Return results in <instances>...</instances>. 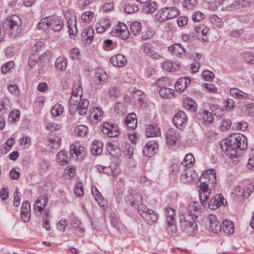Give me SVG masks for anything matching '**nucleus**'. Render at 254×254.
Returning <instances> with one entry per match:
<instances>
[{
  "label": "nucleus",
  "instance_id": "obj_1",
  "mask_svg": "<svg viewBox=\"0 0 254 254\" xmlns=\"http://www.w3.org/2000/svg\"><path fill=\"white\" fill-rule=\"evenodd\" d=\"M247 139L240 133H234L221 144V148L226 155L232 159L237 158V150H243L247 147Z\"/></svg>",
  "mask_w": 254,
  "mask_h": 254
},
{
  "label": "nucleus",
  "instance_id": "obj_2",
  "mask_svg": "<svg viewBox=\"0 0 254 254\" xmlns=\"http://www.w3.org/2000/svg\"><path fill=\"white\" fill-rule=\"evenodd\" d=\"M180 226L181 229L189 235H191L197 228L193 217L187 213L180 216Z\"/></svg>",
  "mask_w": 254,
  "mask_h": 254
},
{
  "label": "nucleus",
  "instance_id": "obj_3",
  "mask_svg": "<svg viewBox=\"0 0 254 254\" xmlns=\"http://www.w3.org/2000/svg\"><path fill=\"white\" fill-rule=\"evenodd\" d=\"M179 14V11L175 7H166L158 10L155 15V19L159 22L174 18Z\"/></svg>",
  "mask_w": 254,
  "mask_h": 254
},
{
  "label": "nucleus",
  "instance_id": "obj_4",
  "mask_svg": "<svg viewBox=\"0 0 254 254\" xmlns=\"http://www.w3.org/2000/svg\"><path fill=\"white\" fill-rule=\"evenodd\" d=\"M138 212L144 221L149 225L153 224L158 220L157 213L153 210L148 208L143 203L138 205Z\"/></svg>",
  "mask_w": 254,
  "mask_h": 254
},
{
  "label": "nucleus",
  "instance_id": "obj_5",
  "mask_svg": "<svg viewBox=\"0 0 254 254\" xmlns=\"http://www.w3.org/2000/svg\"><path fill=\"white\" fill-rule=\"evenodd\" d=\"M208 176H203V174L199 179L200 186L199 189V198L200 202L203 206H205L209 198L210 189L209 181Z\"/></svg>",
  "mask_w": 254,
  "mask_h": 254
},
{
  "label": "nucleus",
  "instance_id": "obj_6",
  "mask_svg": "<svg viewBox=\"0 0 254 254\" xmlns=\"http://www.w3.org/2000/svg\"><path fill=\"white\" fill-rule=\"evenodd\" d=\"M166 229L170 235L177 232V226L175 220V211L171 207H167L165 210Z\"/></svg>",
  "mask_w": 254,
  "mask_h": 254
},
{
  "label": "nucleus",
  "instance_id": "obj_7",
  "mask_svg": "<svg viewBox=\"0 0 254 254\" xmlns=\"http://www.w3.org/2000/svg\"><path fill=\"white\" fill-rule=\"evenodd\" d=\"M111 33L113 36L124 40L128 38L129 35L127 25L121 22L113 28Z\"/></svg>",
  "mask_w": 254,
  "mask_h": 254
},
{
  "label": "nucleus",
  "instance_id": "obj_8",
  "mask_svg": "<svg viewBox=\"0 0 254 254\" xmlns=\"http://www.w3.org/2000/svg\"><path fill=\"white\" fill-rule=\"evenodd\" d=\"M173 122L178 128L183 130L187 124L188 118L186 114L183 111H179L174 117Z\"/></svg>",
  "mask_w": 254,
  "mask_h": 254
},
{
  "label": "nucleus",
  "instance_id": "obj_9",
  "mask_svg": "<svg viewBox=\"0 0 254 254\" xmlns=\"http://www.w3.org/2000/svg\"><path fill=\"white\" fill-rule=\"evenodd\" d=\"M102 131L110 137H117L120 134L119 127L115 125L105 123L102 127Z\"/></svg>",
  "mask_w": 254,
  "mask_h": 254
},
{
  "label": "nucleus",
  "instance_id": "obj_10",
  "mask_svg": "<svg viewBox=\"0 0 254 254\" xmlns=\"http://www.w3.org/2000/svg\"><path fill=\"white\" fill-rule=\"evenodd\" d=\"M168 81V79L167 78L163 77L157 80V84L159 86H165L166 85L165 84H163L162 83L167 82ZM174 89L166 87H162L159 90V94L163 98H171L174 96Z\"/></svg>",
  "mask_w": 254,
  "mask_h": 254
},
{
  "label": "nucleus",
  "instance_id": "obj_11",
  "mask_svg": "<svg viewBox=\"0 0 254 254\" xmlns=\"http://www.w3.org/2000/svg\"><path fill=\"white\" fill-rule=\"evenodd\" d=\"M179 132L174 129L170 128L166 132V140L167 143L169 145H174L180 139Z\"/></svg>",
  "mask_w": 254,
  "mask_h": 254
},
{
  "label": "nucleus",
  "instance_id": "obj_12",
  "mask_svg": "<svg viewBox=\"0 0 254 254\" xmlns=\"http://www.w3.org/2000/svg\"><path fill=\"white\" fill-rule=\"evenodd\" d=\"M207 219L209 222L208 230L214 233H218L222 230V224L216 217L213 215H210Z\"/></svg>",
  "mask_w": 254,
  "mask_h": 254
},
{
  "label": "nucleus",
  "instance_id": "obj_13",
  "mask_svg": "<svg viewBox=\"0 0 254 254\" xmlns=\"http://www.w3.org/2000/svg\"><path fill=\"white\" fill-rule=\"evenodd\" d=\"M194 32L193 34L198 40L206 42L207 40V34L209 31V28L205 25H199L194 27Z\"/></svg>",
  "mask_w": 254,
  "mask_h": 254
},
{
  "label": "nucleus",
  "instance_id": "obj_14",
  "mask_svg": "<svg viewBox=\"0 0 254 254\" xmlns=\"http://www.w3.org/2000/svg\"><path fill=\"white\" fill-rule=\"evenodd\" d=\"M142 49L145 54L153 59L158 60L161 57L160 54L154 50L153 45L150 43H144Z\"/></svg>",
  "mask_w": 254,
  "mask_h": 254
},
{
  "label": "nucleus",
  "instance_id": "obj_15",
  "mask_svg": "<svg viewBox=\"0 0 254 254\" xmlns=\"http://www.w3.org/2000/svg\"><path fill=\"white\" fill-rule=\"evenodd\" d=\"M82 94H71L69 100V112L73 114L77 110V104L82 100Z\"/></svg>",
  "mask_w": 254,
  "mask_h": 254
},
{
  "label": "nucleus",
  "instance_id": "obj_16",
  "mask_svg": "<svg viewBox=\"0 0 254 254\" xmlns=\"http://www.w3.org/2000/svg\"><path fill=\"white\" fill-rule=\"evenodd\" d=\"M224 200L221 194H218L209 201L208 207L212 210L216 209L223 205H225Z\"/></svg>",
  "mask_w": 254,
  "mask_h": 254
},
{
  "label": "nucleus",
  "instance_id": "obj_17",
  "mask_svg": "<svg viewBox=\"0 0 254 254\" xmlns=\"http://www.w3.org/2000/svg\"><path fill=\"white\" fill-rule=\"evenodd\" d=\"M158 148V144L153 140L147 142L144 146L143 150V154L147 157L152 156Z\"/></svg>",
  "mask_w": 254,
  "mask_h": 254
},
{
  "label": "nucleus",
  "instance_id": "obj_18",
  "mask_svg": "<svg viewBox=\"0 0 254 254\" xmlns=\"http://www.w3.org/2000/svg\"><path fill=\"white\" fill-rule=\"evenodd\" d=\"M126 200L127 202H129L132 206H136L138 208V205L141 203L142 196L139 193H129L127 196Z\"/></svg>",
  "mask_w": 254,
  "mask_h": 254
},
{
  "label": "nucleus",
  "instance_id": "obj_19",
  "mask_svg": "<svg viewBox=\"0 0 254 254\" xmlns=\"http://www.w3.org/2000/svg\"><path fill=\"white\" fill-rule=\"evenodd\" d=\"M188 211L189 215L197 218V214L201 212V206L198 202H191L188 205Z\"/></svg>",
  "mask_w": 254,
  "mask_h": 254
},
{
  "label": "nucleus",
  "instance_id": "obj_20",
  "mask_svg": "<svg viewBox=\"0 0 254 254\" xmlns=\"http://www.w3.org/2000/svg\"><path fill=\"white\" fill-rule=\"evenodd\" d=\"M110 63L118 67H122L126 65L127 60L125 57L121 54H118L112 57L110 60Z\"/></svg>",
  "mask_w": 254,
  "mask_h": 254
},
{
  "label": "nucleus",
  "instance_id": "obj_21",
  "mask_svg": "<svg viewBox=\"0 0 254 254\" xmlns=\"http://www.w3.org/2000/svg\"><path fill=\"white\" fill-rule=\"evenodd\" d=\"M49 27L54 31H59L63 27L64 23L63 20L56 17H50Z\"/></svg>",
  "mask_w": 254,
  "mask_h": 254
},
{
  "label": "nucleus",
  "instance_id": "obj_22",
  "mask_svg": "<svg viewBox=\"0 0 254 254\" xmlns=\"http://www.w3.org/2000/svg\"><path fill=\"white\" fill-rule=\"evenodd\" d=\"M94 30L91 27H88L83 30L82 33V40L86 44H90L93 39Z\"/></svg>",
  "mask_w": 254,
  "mask_h": 254
},
{
  "label": "nucleus",
  "instance_id": "obj_23",
  "mask_svg": "<svg viewBox=\"0 0 254 254\" xmlns=\"http://www.w3.org/2000/svg\"><path fill=\"white\" fill-rule=\"evenodd\" d=\"M125 122L128 128L134 129L137 127V120L135 114L133 113L127 115Z\"/></svg>",
  "mask_w": 254,
  "mask_h": 254
},
{
  "label": "nucleus",
  "instance_id": "obj_24",
  "mask_svg": "<svg viewBox=\"0 0 254 254\" xmlns=\"http://www.w3.org/2000/svg\"><path fill=\"white\" fill-rule=\"evenodd\" d=\"M48 200L47 196L43 195L38 197L34 205V210L41 212L44 209Z\"/></svg>",
  "mask_w": 254,
  "mask_h": 254
},
{
  "label": "nucleus",
  "instance_id": "obj_25",
  "mask_svg": "<svg viewBox=\"0 0 254 254\" xmlns=\"http://www.w3.org/2000/svg\"><path fill=\"white\" fill-rule=\"evenodd\" d=\"M190 80L188 77L180 78L175 83V87L176 91L182 92L185 90L186 87L190 83Z\"/></svg>",
  "mask_w": 254,
  "mask_h": 254
},
{
  "label": "nucleus",
  "instance_id": "obj_26",
  "mask_svg": "<svg viewBox=\"0 0 254 254\" xmlns=\"http://www.w3.org/2000/svg\"><path fill=\"white\" fill-rule=\"evenodd\" d=\"M145 133L148 137L158 136L160 134V130L156 125H149L146 128Z\"/></svg>",
  "mask_w": 254,
  "mask_h": 254
},
{
  "label": "nucleus",
  "instance_id": "obj_27",
  "mask_svg": "<svg viewBox=\"0 0 254 254\" xmlns=\"http://www.w3.org/2000/svg\"><path fill=\"white\" fill-rule=\"evenodd\" d=\"M71 225L72 229L74 230V233L76 235H78L80 237L83 236L84 230L80 226V222L79 220L72 219L71 221Z\"/></svg>",
  "mask_w": 254,
  "mask_h": 254
},
{
  "label": "nucleus",
  "instance_id": "obj_28",
  "mask_svg": "<svg viewBox=\"0 0 254 254\" xmlns=\"http://www.w3.org/2000/svg\"><path fill=\"white\" fill-rule=\"evenodd\" d=\"M180 67L179 64L176 63H173L171 61H167L162 64V68L164 70L169 72H174Z\"/></svg>",
  "mask_w": 254,
  "mask_h": 254
},
{
  "label": "nucleus",
  "instance_id": "obj_29",
  "mask_svg": "<svg viewBox=\"0 0 254 254\" xmlns=\"http://www.w3.org/2000/svg\"><path fill=\"white\" fill-rule=\"evenodd\" d=\"M89 106V101L84 98L82 99L77 104V111L78 114L81 116L86 114L87 112V108Z\"/></svg>",
  "mask_w": 254,
  "mask_h": 254
},
{
  "label": "nucleus",
  "instance_id": "obj_30",
  "mask_svg": "<svg viewBox=\"0 0 254 254\" xmlns=\"http://www.w3.org/2000/svg\"><path fill=\"white\" fill-rule=\"evenodd\" d=\"M222 229L225 233L233 234L234 232V224L232 221L225 220L222 224Z\"/></svg>",
  "mask_w": 254,
  "mask_h": 254
},
{
  "label": "nucleus",
  "instance_id": "obj_31",
  "mask_svg": "<svg viewBox=\"0 0 254 254\" xmlns=\"http://www.w3.org/2000/svg\"><path fill=\"white\" fill-rule=\"evenodd\" d=\"M57 160L58 164L61 165H66L69 160L67 152L64 150L60 151L57 156Z\"/></svg>",
  "mask_w": 254,
  "mask_h": 254
},
{
  "label": "nucleus",
  "instance_id": "obj_32",
  "mask_svg": "<svg viewBox=\"0 0 254 254\" xmlns=\"http://www.w3.org/2000/svg\"><path fill=\"white\" fill-rule=\"evenodd\" d=\"M208 176L209 181L210 188H214L215 185L216 184V179L215 172L213 169H210L206 171L203 173V176Z\"/></svg>",
  "mask_w": 254,
  "mask_h": 254
},
{
  "label": "nucleus",
  "instance_id": "obj_33",
  "mask_svg": "<svg viewBox=\"0 0 254 254\" xmlns=\"http://www.w3.org/2000/svg\"><path fill=\"white\" fill-rule=\"evenodd\" d=\"M103 151V143L101 141L95 140L91 146V152L93 155L100 154Z\"/></svg>",
  "mask_w": 254,
  "mask_h": 254
},
{
  "label": "nucleus",
  "instance_id": "obj_34",
  "mask_svg": "<svg viewBox=\"0 0 254 254\" xmlns=\"http://www.w3.org/2000/svg\"><path fill=\"white\" fill-rule=\"evenodd\" d=\"M230 93L233 97L239 99H247L249 97L247 93L236 88H231Z\"/></svg>",
  "mask_w": 254,
  "mask_h": 254
},
{
  "label": "nucleus",
  "instance_id": "obj_35",
  "mask_svg": "<svg viewBox=\"0 0 254 254\" xmlns=\"http://www.w3.org/2000/svg\"><path fill=\"white\" fill-rule=\"evenodd\" d=\"M56 68L60 70H64L67 66V60L64 57H59L55 62Z\"/></svg>",
  "mask_w": 254,
  "mask_h": 254
},
{
  "label": "nucleus",
  "instance_id": "obj_36",
  "mask_svg": "<svg viewBox=\"0 0 254 254\" xmlns=\"http://www.w3.org/2000/svg\"><path fill=\"white\" fill-rule=\"evenodd\" d=\"M158 7V5L156 2L154 1L149 2L145 3L143 6V11L146 13H153Z\"/></svg>",
  "mask_w": 254,
  "mask_h": 254
},
{
  "label": "nucleus",
  "instance_id": "obj_37",
  "mask_svg": "<svg viewBox=\"0 0 254 254\" xmlns=\"http://www.w3.org/2000/svg\"><path fill=\"white\" fill-rule=\"evenodd\" d=\"M169 51L176 55H183L186 53L185 49L180 44H175L169 48Z\"/></svg>",
  "mask_w": 254,
  "mask_h": 254
},
{
  "label": "nucleus",
  "instance_id": "obj_38",
  "mask_svg": "<svg viewBox=\"0 0 254 254\" xmlns=\"http://www.w3.org/2000/svg\"><path fill=\"white\" fill-rule=\"evenodd\" d=\"M92 193L96 201L101 206L105 205L104 199L101 193L96 187L92 188Z\"/></svg>",
  "mask_w": 254,
  "mask_h": 254
},
{
  "label": "nucleus",
  "instance_id": "obj_39",
  "mask_svg": "<svg viewBox=\"0 0 254 254\" xmlns=\"http://www.w3.org/2000/svg\"><path fill=\"white\" fill-rule=\"evenodd\" d=\"M243 60L248 64H254V53L250 51H245L242 54Z\"/></svg>",
  "mask_w": 254,
  "mask_h": 254
},
{
  "label": "nucleus",
  "instance_id": "obj_40",
  "mask_svg": "<svg viewBox=\"0 0 254 254\" xmlns=\"http://www.w3.org/2000/svg\"><path fill=\"white\" fill-rule=\"evenodd\" d=\"M130 30L134 36H137L141 33L142 26L141 23L137 21L132 22L130 24Z\"/></svg>",
  "mask_w": 254,
  "mask_h": 254
},
{
  "label": "nucleus",
  "instance_id": "obj_41",
  "mask_svg": "<svg viewBox=\"0 0 254 254\" xmlns=\"http://www.w3.org/2000/svg\"><path fill=\"white\" fill-rule=\"evenodd\" d=\"M143 93L139 90H137L132 93V99L135 105H139L143 100Z\"/></svg>",
  "mask_w": 254,
  "mask_h": 254
},
{
  "label": "nucleus",
  "instance_id": "obj_42",
  "mask_svg": "<svg viewBox=\"0 0 254 254\" xmlns=\"http://www.w3.org/2000/svg\"><path fill=\"white\" fill-rule=\"evenodd\" d=\"M90 118H93L96 120H98L103 116V112L97 107H94L90 111Z\"/></svg>",
  "mask_w": 254,
  "mask_h": 254
},
{
  "label": "nucleus",
  "instance_id": "obj_43",
  "mask_svg": "<svg viewBox=\"0 0 254 254\" xmlns=\"http://www.w3.org/2000/svg\"><path fill=\"white\" fill-rule=\"evenodd\" d=\"M96 78L98 80L100 84H103L106 82L108 79V75L103 70L100 69L96 73L95 75Z\"/></svg>",
  "mask_w": 254,
  "mask_h": 254
},
{
  "label": "nucleus",
  "instance_id": "obj_44",
  "mask_svg": "<svg viewBox=\"0 0 254 254\" xmlns=\"http://www.w3.org/2000/svg\"><path fill=\"white\" fill-rule=\"evenodd\" d=\"M123 151L124 155L127 158H130L133 154V147L129 143H124L122 145Z\"/></svg>",
  "mask_w": 254,
  "mask_h": 254
},
{
  "label": "nucleus",
  "instance_id": "obj_45",
  "mask_svg": "<svg viewBox=\"0 0 254 254\" xmlns=\"http://www.w3.org/2000/svg\"><path fill=\"white\" fill-rule=\"evenodd\" d=\"M49 212L48 209H45L42 215L43 219V227L47 231H50L51 227L49 220Z\"/></svg>",
  "mask_w": 254,
  "mask_h": 254
},
{
  "label": "nucleus",
  "instance_id": "obj_46",
  "mask_svg": "<svg viewBox=\"0 0 254 254\" xmlns=\"http://www.w3.org/2000/svg\"><path fill=\"white\" fill-rule=\"evenodd\" d=\"M254 190V184L253 183L249 184L247 187L243 190L242 191V196L244 198H248L252 192Z\"/></svg>",
  "mask_w": 254,
  "mask_h": 254
},
{
  "label": "nucleus",
  "instance_id": "obj_47",
  "mask_svg": "<svg viewBox=\"0 0 254 254\" xmlns=\"http://www.w3.org/2000/svg\"><path fill=\"white\" fill-rule=\"evenodd\" d=\"M180 180L184 184L189 183L192 182L193 178L191 176V172L185 171V173H183L181 175Z\"/></svg>",
  "mask_w": 254,
  "mask_h": 254
},
{
  "label": "nucleus",
  "instance_id": "obj_48",
  "mask_svg": "<svg viewBox=\"0 0 254 254\" xmlns=\"http://www.w3.org/2000/svg\"><path fill=\"white\" fill-rule=\"evenodd\" d=\"M42 60V57L36 53L32 55L29 58L28 64L30 67L33 68L38 64L40 60Z\"/></svg>",
  "mask_w": 254,
  "mask_h": 254
},
{
  "label": "nucleus",
  "instance_id": "obj_49",
  "mask_svg": "<svg viewBox=\"0 0 254 254\" xmlns=\"http://www.w3.org/2000/svg\"><path fill=\"white\" fill-rule=\"evenodd\" d=\"M194 162V158L191 153L187 154L182 161V164L185 167H190Z\"/></svg>",
  "mask_w": 254,
  "mask_h": 254
},
{
  "label": "nucleus",
  "instance_id": "obj_50",
  "mask_svg": "<svg viewBox=\"0 0 254 254\" xmlns=\"http://www.w3.org/2000/svg\"><path fill=\"white\" fill-rule=\"evenodd\" d=\"M87 130V127L82 125L77 126L74 129L75 133L82 137L86 135Z\"/></svg>",
  "mask_w": 254,
  "mask_h": 254
},
{
  "label": "nucleus",
  "instance_id": "obj_51",
  "mask_svg": "<svg viewBox=\"0 0 254 254\" xmlns=\"http://www.w3.org/2000/svg\"><path fill=\"white\" fill-rule=\"evenodd\" d=\"M64 111L63 107L59 104L55 105L51 109V114L55 117L62 115Z\"/></svg>",
  "mask_w": 254,
  "mask_h": 254
},
{
  "label": "nucleus",
  "instance_id": "obj_52",
  "mask_svg": "<svg viewBox=\"0 0 254 254\" xmlns=\"http://www.w3.org/2000/svg\"><path fill=\"white\" fill-rule=\"evenodd\" d=\"M84 148L82 146H76L75 145H71L70 146V154L73 155L75 154L76 157L80 156L84 151Z\"/></svg>",
  "mask_w": 254,
  "mask_h": 254
},
{
  "label": "nucleus",
  "instance_id": "obj_53",
  "mask_svg": "<svg viewBox=\"0 0 254 254\" xmlns=\"http://www.w3.org/2000/svg\"><path fill=\"white\" fill-rule=\"evenodd\" d=\"M183 6L190 9H193L197 5V0H184Z\"/></svg>",
  "mask_w": 254,
  "mask_h": 254
},
{
  "label": "nucleus",
  "instance_id": "obj_54",
  "mask_svg": "<svg viewBox=\"0 0 254 254\" xmlns=\"http://www.w3.org/2000/svg\"><path fill=\"white\" fill-rule=\"evenodd\" d=\"M49 145L53 149H58L60 146V139L58 137L49 138Z\"/></svg>",
  "mask_w": 254,
  "mask_h": 254
},
{
  "label": "nucleus",
  "instance_id": "obj_55",
  "mask_svg": "<svg viewBox=\"0 0 254 254\" xmlns=\"http://www.w3.org/2000/svg\"><path fill=\"white\" fill-rule=\"evenodd\" d=\"M94 16V12L92 11H86L84 12L81 17L82 20L85 23H89Z\"/></svg>",
  "mask_w": 254,
  "mask_h": 254
},
{
  "label": "nucleus",
  "instance_id": "obj_56",
  "mask_svg": "<svg viewBox=\"0 0 254 254\" xmlns=\"http://www.w3.org/2000/svg\"><path fill=\"white\" fill-rule=\"evenodd\" d=\"M49 17H45L42 18L37 25L38 29H43L45 30L49 28Z\"/></svg>",
  "mask_w": 254,
  "mask_h": 254
},
{
  "label": "nucleus",
  "instance_id": "obj_57",
  "mask_svg": "<svg viewBox=\"0 0 254 254\" xmlns=\"http://www.w3.org/2000/svg\"><path fill=\"white\" fill-rule=\"evenodd\" d=\"M138 10V7L135 4L128 3L125 6V10L127 13H132Z\"/></svg>",
  "mask_w": 254,
  "mask_h": 254
},
{
  "label": "nucleus",
  "instance_id": "obj_58",
  "mask_svg": "<svg viewBox=\"0 0 254 254\" xmlns=\"http://www.w3.org/2000/svg\"><path fill=\"white\" fill-rule=\"evenodd\" d=\"M126 108V105L125 104L122 102H118L117 103L115 106V110L118 114H124L127 111Z\"/></svg>",
  "mask_w": 254,
  "mask_h": 254
},
{
  "label": "nucleus",
  "instance_id": "obj_59",
  "mask_svg": "<svg viewBox=\"0 0 254 254\" xmlns=\"http://www.w3.org/2000/svg\"><path fill=\"white\" fill-rule=\"evenodd\" d=\"M72 23H69L67 25L68 32L70 35L75 36L77 33V29L76 27V21L74 22V19L72 20Z\"/></svg>",
  "mask_w": 254,
  "mask_h": 254
},
{
  "label": "nucleus",
  "instance_id": "obj_60",
  "mask_svg": "<svg viewBox=\"0 0 254 254\" xmlns=\"http://www.w3.org/2000/svg\"><path fill=\"white\" fill-rule=\"evenodd\" d=\"M202 119L204 122L209 124H211L213 121V117L212 113L206 111L203 112Z\"/></svg>",
  "mask_w": 254,
  "mask_h": 254
},
{
  "label": "nucleus",
  "instance_id": "obj_61",
  "mask_svg": "<svg viewBox=\"0 0 254 254\" xmlns=\"http://www.w3.org/2000/svg\"><path fill=\"white\" fill-rule=\"evenodd\" d=\"M45 127L47 129L50 131H55L60 129L61 126L53 122L46 123Z\"/></svg>",
  "mask_w": 254,
  "mask_h": 254
},
{
  "label": "nucleus",
  "instance_id": "obj_62",
  "mask_svg": "<svg viewBox=\"0 0 254 254\" xmlns=\"http://www.w3.org/2000/svg\"><path fill=\"white\" fill-rule=\"evenodd\" d=\"M109 94L111 98H117L120 94L119 88L117 86H113L109 90Z\"/></svg>",
  "mask_w": 254,
  "mask_h": 254
},
{
  "label": "nucleus",
  "instance_id": "obj_63",
  "mask_svg": "<svg viewBox=\"0 0 254 254\" xmlns=\"http://www.w3.org/2000/svg\"><path fill=\"white\" fill-rule=\"evenodd\" d=\"M76 170L75 167L72 166H67L65 168L64 173L65 175L69 177H73L75 175Z\"/></svg>",
  "mask_w": 254,
  "mask_h": 254
},
{
  "label": "nucleus",
  "instance_id": "obj_64",
  "mask_svg": "<svg viewBox=\"0 0 254 254\" xmlns=\"http://www.w3.org/2000/svg\"><path fill=\"white\" fill-rule=\"evenodd\" d=\"M205 15L200 11H196L193 12L192 15V19L193 21H200L203 19Z\"/></svg>",
  "mask_w": 254,
  "mask_h": 254
}]
</instances>
